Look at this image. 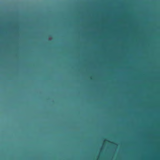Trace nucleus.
I'll list each match as a JSON object with an SVG mask.
<instances>
[{
    "label": "nucleus",
    "instance_id": "f03ea898",
    "mask_svg": "<svg viewBox=\"0 0 160 160\" xmlns=\"http://www.w3.org/2000/svg\"><path fill=\"white\" fill-rule=\"evenodd\" d=\"M111 143H113V144H115V145H117V144H116V143H114V142H111Z\"/></svg>",
    "mask_w": 160,
    "mask_h": 160
},
{
    "label": "nucleus",
    "instance_id": "f257e3e1",
    "mask_svg": "<svg viewBox=\"0 0 160 160\" xmlns=\"http://www.w3.org/2000/svg\"><path fill=\"white\" fill-rule=\"evenodd\" d=\"M106 141L108 142H110L108 140H105V141Z\"/></svg>",
    "mask_w": 160,
    "mask_h": 160
}]
</instances>
